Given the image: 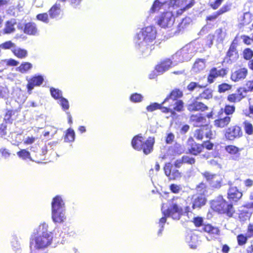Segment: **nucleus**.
I'll list each match as a JSON object with an SVG mask.
<instances>
[{"label":"nucleus","mask_w":253,"mask_h":253,"mask_svg":"<svg viewBox=\"0 0 253 253\" xmlns=\"http://www.w3.org/2000/svg\"><path fill=\"white\" fill-rule=\"evenodd\" d=\"M156 34V29L153 26L142 28L137 33L134 38L135 47L143 56H148L154 49Z\"/></svg>","instance_id":"f257e3e1"},{"label":"nucleus","mask_w":253,"mask_h":253,"mask_svg":"<svg viewBox=\"0 0 253 253\" xmlns=\"http://www.w3.org/2000/svg\"><path fill=\"white\" fill-rule=\"evenodd\" d=\"M52 240V232L48 231V224L43 222L34 229L30 238V247L36 250H43L51 244Z\"/></svg>","instance_id":"f03ea898"},{"label":"nucleus","mask_w":253,"mask_h":253,"mask_svg":"<svg viewBox=\"0 0 253 253\" xmlns=\"http://www.w3.org/2000/svg\"><path fill=\"white\" fill-rule=\"evenodd\" d=\"M194 3V0H156L152 8L153 12L176 9L179 7L180 11L191 7Z\"/></svg>","instance_id":"7ed1b4c3"},{"label":"nucleus","mask_w":253,"mask_h":253,"mask_svg":"<svg viewBox=\"0 0 253 253\" xmlns=\"http://www.w3.org/2000/svg\"><path fill=\"white\" fill-rule=\"evenodd\" d=\"M161 210L164 216L160 218L159 222L160 228L158 231V236H161L162 234L167 217H171L174 220H179L183 213L182 207L173 202L169 204L168 207L165 204H163Z\"/></svg>","instance_id":"20e7f679"},{"label":"nucleus","mask_w":253,"mask_h":253,"mask_svg":"<svg viewBox=\"0 0 253 253\" xmlns=\"http://www.w3.org/2000/svg\"><path fill=\"white\" fill-rule=\"evenodd\" d=\"M51 218L55 223H62L66 219L65 205L60 196L57 195L52 199Z\"/></svg>","instance_id":"39448f33"},{"label":"nucleus","mask_w":253,"mask_h":253,"mask_svg":"<svg viewBox=\"0 0 253 253\" xmlns=\"http://www.w3.org/2000/svg\"><path fill=\"white\" fill-rule=\"evenodd\" d=\"M155 143L154 137H149L146 141L141 134L134 136L131 141V145L137 151L143 150L145 155H148L153 151Z\"/></svg>","instance_id":"423d86ee"},{"label":"nucleus","mask_w":253,"mask_h":253,"mask_svg":"<svg viewBox=\"0 0 253 253\" xmlns=\"http://www.w3.org/2000/svg\"><path fill=\"white\" fill-rule=\"evenodd\" d=\"M211 205L213 210L220 213H225L228 216H232L234 212L232 204L227 202L221 196L212 200Z\"/></svg>","instance_id":"0eeeda50"},{"label":"nucleus","mask_w":253,"mask_h":253,"mask_svg":"<svg viewBox=\"0 0 253 253\" xmlns=\"http://www.w3.org/2000/svg\"><path fill=\"white\" fill-rule=\"evenodd\" d=\"M196 51L192 44H187L172 55V60L176 64L179 62L187 61L194 55Z\"/></svg>","instance_id":"6e6552de"},{"label":"nucleus","mask_w":253,"mask_h":253,"mask_svg":"<svg viewBox=\"0 0 253 253\" xmlns=\"http://www.w3.org/2000/svg\"><path fill=\"white\" fill-rule=\"evenodd\" d=\"M174 9L160 11L161 14L157 17V23L160 27L164 28H170L174 22V13L176 12L177 14H181L184 10L180 12L179 11L180 10L174 11Z\"/></svg>","instance_id":"1a4fd4ad"},{"label":"nucleus","mask_w":253,"mask_h":253,"mask_svg":"<svg viewBox=\"0 0 253 253\" xmlns=\"http://www.w3.org/2000/svg\"><path fill=\"white\" fill-rule=\"evenodd\" d=\"M202 174L211 187L218 189L221 187L222 178L220 175L209 171H205Z\"/></svg>","instance_id":"9d476101"},{"label":"nucleus","mask_w":253,"mask_h":253,"mask_svg":"<svg viewBox=\"0 0 253 253\" xmlns=\"http://www.w3.org/2000/svg\"><path fill=\"white\" fill-rule=\"evenodd\" d=\"M237 43L235 42V40H234L227 52L226 56L224 58V62L231 64L238 60L239 55L237 49Z\"/></svg>","instance_id":"9b49d317"},{"label":"nucleus","mask_w":253,"mask_h":253,"mask_svg":"<svg viewBox=\"0 0 253 253\" xmlns=\"http://www.w3.org/2000/svg\"><path fill=\"white\" fill-rule=\"evenodd\" d=\"M213 136V133L208 126H203L194 132V137L198 140H202L204 137L211 139Z\"/></svg>","instance_id":"f8f14e48"},{"label":"nucleus","mask_w":253,"mask_h":253,"mask_svg":"<svg viewBox=\"0 0 253 253\" xmlns=\"http://www.w3.org/2000/svg\"><path fill=\"white\" fill-rule=\"evenodd\" d=\"M243 135L241 128L239 126H232L229 127L225 133V137L230 140L239 138Z\"/></svg>","instance_id":"ddd939ff"},{"label":"nucleus","mask_w":253,"mask_h":253,"mask_svg":"<svg viewBox=\"0 0 253 253\" xmlns=\"http://www.w3.org/2000/svg\"><path fill=\"white\" fill-rule=\"evenodd\" d=\"M44 79L42 75H35L28 80L27 87L29 94H31L32 90L35 86H40L43 83Z\"/></svg>","instance_id":"4468645a"},{"label":"nucleus","mask_w":253,"mask_h":253,"mask_svg":"<svg viewBox=\"0 0 253 253\" xmlns=\"http://www.w3.org/2000/svg\"><path fill=\"white\" fill-rule=\"evenodd\" d=\"M166 175L169 179L174 180L181 177V174L178 170L175 169L171 163H167L164 167Z\"/></svg>","instance_id":"2eb2a0df"},{"label":"nucleus","mask_w":253,"mask_h":253,"mask_svg":"<svg viewBox=\"0 0 253 253\" xmlns=\"http://www.w3.org/2000/svg\"><path fill=\"white\" fill-rule=\"evenodd\" d=\"M203 146L200 144L196 143L192 138H189L187 141V150L188 152L194 155H197L200 153Z\"/></svg>","instance_id":"dca6fc26"},{"label":"nucleus","mask_w":253,"mask_h":253,"mask_svg":"<svg viewBox=\"0 0 253 253\" xmlns=\"http://www.w3.org/2000/svg\"><path fill=\"white\" fill-rule=\"evenodd\" d=\"M247 74V69L241 68L234 71H232L230 78L232 81L237 82L245 79Z\"/></svg>","instance_id":"f3484780"},{"label":"nucleus","mask_w":253,"mask_h":253,"mask_svg":"<svg viewBox=\"0 0 253 253\" xmlns=\"http://www.w3.org/2000/svg\"><path fill=\"white\" fill-rule=\"evenodd\" d=\"M191 203L193 209H200L206 204V199L204 194L195 195L192 197Z\"/></svg>","instance_id":"a211bd4d"},{"label":"nucleus","mask_w":253,"mask_h":253,"mask_svg":"<svg viewBox=\"0 0 253 253\" xmlns=\"http://www.w3.org/2000/svg\"><path fill=\"white\" fill-rule=\"evenodd\" d=\"M227 74V71L223 69L217 70L216 68H212L208 78V82L210 84L213 83L215 78L218 77H223Z\"/></svg>","instance_id":"6ab92c4d"},{"label":"nucleus","mask_w":253,"mask_h":253,"mask_svg":"<svg viewBox=\"0 0 253 253\" xmlns=\"http://www.w3.org/2000/svg\"><path fill=\"white\" fill-rule=\"evenodd\" d=\"M185 241L191 249H195L199 245L198 236L192 232L187 233L185 237Z\"/></svg>","instance_id":"aec40b11"},{"label":"nucleus","mask_w":253,"mask_h":253,"mask_svg":"<svg viewBox=\"0 0 253 253\" xmlns=\"http://www.w3.org/2000/svg\"><path fill=\"white\" fill-rule=\"evenodd\" d=\"M198 100L195 99L194 101L188 104L187 109L190 112L192 111H204L208 110V107L204 103L198 101Z\"/></svg>","instance_id":"412c9836"},{"label":"nucleus","mask_w":253,"mask_h":253,"mask_svg":"<svg viewBox=\"0 0 253 253\" xmlns=\"http://www.w3.org/2000/svg\"><path fill=\"white\" fill-rule=\"evenodd\" d=\"M176 65L173 62V60L171 61L170 59H167L157 65L156 66L155 70L159 73L162 74L167 70H168L171 65Z\"/></svg>","instance_id":"4be33fe9"},{"label":"nucleus","mask_w":253,"mask_h":253,"mask_svg":"<svg viewBox=\"0 0 253 253\" xmlns=\"http://www.w3.org/2000/svg\"><path fill=\"white\" fill-rule=\"evenodd\" d=\"M62 11L61 5L59 3H56L49 10L48 14L51 19H57L61 15Z\"/></svg>","instance_id":"5701e85b"},{"label":"nucleus","mask_w":253,"mask_h":253,"mask_svg":"<svg viewBox=\"0 0 253 253\" xmlns=\"http://www.w3.org/2000/svg\"><path fill=\"white\" fill-rule=\"evenodd\" d=\"M242 197V193L236 187H231L228 192V198L233 201L236 202Z\"/></svg>","instance_id":"b1692460"},{"label":"nucleus","mask_w":253,"mask_h":253,"mask_svg":"<svg viewBox=\"0 0 253 253\" xmlns=\"http://www.w3.org/2000/svg\"><path fill=\"white\" fill-rule=\"evenodd\" d=\"M245 96L246 94L243 93V90L239 88L237 90V93L229 95L227 99L231 102H237L241 101Z\"/></svg>","instance_id":"393cba45"},{"label":"nucleus","mask_w":253,"mask_h":253,"mask_svg":"<svg viewBox=\"0 0 253 253\" xmlns=\"http://www.w3.org/2000/svg\"><path fill=\"white\" fill-rule=\"evenodd\" d=\"M183 95L182 92L178 89H175L171 91L169 96H168L163 101V104L166 102H171L177 100L178 98L181 97Z\"/></svg>","instance_id":"a878e982"},{"label":"nucleus","mask_w":253,"mask_h":253,"mask_svg":"<svg viewBox=\"0 0 253 253\" xmlns=\"http://www.w3.org/2000/svg\"><path fill=\"white\" fill-rule=\"evenodd\" d=\"M24 32L29 35H37L38 30L36 24L33 22L26 23L25 25Z\"/></svg>","instance_id":"bb28decb"},{"label":"nucleus","mask_w":253,"mask_h":253,"mask_svg":"<svg viewBox=\"0 0 253 253\" xmlns=\"http://www.w3.org/2000/svg\"><path fill=\"white\" fill-rule=\"evenodd\" d=\"M190 121L196 126H201L206 123V118L201 114L192 115L190 117Z\"/></svg>","instance_id":"cd10ccee"},{"label":"nucleus","mask_w":253,"mask_h":253,"mask_svg":"<svg viewBox=\"0 0 253 253\" xmlns=\"http://www.w3.org/2000/svg\"><path fill=\"white\" fill-rule=\"evenodd\" d=\"M231 118L229 116H225L223 118H219L214 121V125L215 126L223 128L226 126L230 122Z\"/></svg>","instance_id":"c85d7f7f"},{"label":"nucleus","mask_w":253,"mask_h":253,"mask_svg":"<svg viewBox=\"0 0 253 253\" xmlns=\"http://www.w3.org/2000/svg\"><path fill=\"white\" fill-rule=\"evenodd\" d=\"M238 20L240 25H247L251 22V14L250 12L241 13L239 14Z\"/></svg>","instance_id":"c756f323"},{"label":"nucleus","mask_w":253,"mask_h":253,"mask_svg":"<svg viewBox=\"0 0 253 253\" xmlns=\"http://www.w3.org/2000/svg\"><path fill=\"white\" fill-rule=\"evenodd\" d=\"M206 86L207 84H201L199 83L191 82L187 85V89L190 92L199 91L200 89L204 88Z\"/></svg>","instance_id":"7c9ffc66"},{"label":"nucleus","mask_w":253,"mask_h":253,"mask_svg":"<svg viewBox=\"0 0 253 253\" xmlns=\"http://www.w3.org/2000/svg\"><path fill=\"white\" fill-rule=\"evenodd\" d=\"M229 10V7L228 5H224L218 11L216 12L213 15L208 16L207 17V20L213 21L215 20L219 15L224 13V12L228 11Z\"/></svg>","instance_id":"2f4dec72"},{"label":"nucleus","mask_w":253,"mask_h":253,"mask_svg":"<svg viewBox=\"0 0 253 253\" xmlns=\"http://www.w3.org/2000/svg\"><path fill=\"white\" fill-rule=\"evenodd\" d=\"M13 53L19 58H24L27 56L28 52L26 49L17 47L15 46V48L11 49Z\"/></svg>","instance_id":"473e14b6"},{"label":"nucleus","mask_w":253,"mask_h":253,"mask_svg":"<svg viewBox=\"0 0 253 253\" xmlns=\"http://www.w3.org/2000/svg\"><path fill=\"white\" fill-rule=\"evenodd\" d=\"M203 229L205 232L211 235L213 237H215L219 234V230L218 228L210 224L205 225Z\"/></svg>","instance_id":"72a5a7b5"},{"label":"nucleus","mask_w":253,"mask_h":253,"mask_svg":"<svg viewBox=\"0 0 253 253\" xmlns=\"http://www.w3.org/2000/svg\"><path fill=\"white\" fill-rule=\"evenodd\" d=\"M203 229L205 232L211 235L213 237H215L219 234V230L218 228L210 224L205 225Z\"/></svg>","instance_id":"f704fd0d"},{"label":"nucleus","mask_w":253,"mask_h":253,"mask_svg":"<svg viewBox=\"0 0 253 253\" xmlns=\"http://www.w3.org/2000/svg\"><path fill=\"white\" fill-rule=\"evenodd\" d=\"M205 66V60L199 59L195 62L193 67V70L195 72H200L204 70Z\"/></svg>","instance_id":"c9c22d12"},{"label":"nucleus","mask_w":253,"mask_h":253,"mask_svg":"<svg viewBox=\"0 0 253 253\" xmlns=\"http://www.w3.org/2000/svg\"><path fill=\"white\" fill-rule=\"evenodd\" d=\"M16 22L15 19H12L10 21H8L4 29V33L6 34H10L15 31L14 25Z\"/></svg>","instance_id":"e433bc0d"},{"label":"nucleus","mask_w":253,"mask_h":253,"mask_svg":"<svg viewBox=\"0 0 253 253\" xmlns=\"http://www.w3.org/2000/svg\"><path fill=\"white\" fill-rule=\"evenodd\" d=\"M212 91L211 89L207 88L205 89L199 95L196 97V100H201L203 99H209L212 97Z\"/></svg>","instance_id":"4c0bfd02"},{"label":"nucleus","mask_w":253,"mask_h":253,"mask_svg":"<svg viewBox=\"0 0 253 253\" xmlns=\"http://www.w3.org/2000/svg\"><path fill=\"white\" fill-rule=\"evenodd\" d=\"M33 67L31 63L29 62H23L17 68L16 71L25 74L31 70Z\"/></svg>","instance_id":"58836bf2"},{"label":"nucleus","mask_w":253,"mask_h":253,"mask_svg":"<svg viewBox=\"0 0 253 253\" xmlns=\"http://www.w3.org/2000/svg\"><path fill=\"white\" fill-rule=\"evenodd\" d=\"M75 133L74 130L69 128L66 131L64 140L66 142H73L75 140Z\"/></svg>","instance_id":"ea45409f"},{"label":"nucleus","mask_w":253,"mask_h":253,"mask_svg":"<svg viewBox=\"0 0 253 253\" xmlns=\"http://www.w3.org/2000/svg\"><path fill=\"white\" fill-rule=\"evenodd\" d=\"M169 103L171 104L172 109L178 112L182 111L183 107V102L182 100H178Z\"/></svg>","instance_id":"a19ab883"},{"label":"nucleus","mask_w":253,"mask_h":253,"mask_svg":"<svg viewBox=\"0 0 253 253\" xmlns=\"http://www.w3.org/2000/svg\"><path fill=\"white\" fill-rule=\"evenodd\" d=\"M51 95L53 98L56 100H59L62 96V92L59 89L51 87L50 89Z\"/></svg>","instance_id":"79ce46f5"},{"label":"nucleus","mask_w":253,"mask_h":253,"mask_svg":"<svg viewBox=\"0 0 253 253\" xmlns=\"http://www.w3.org/2000/svg\"><path fill=\"white\" fill-rule=\"evenodd\" d=\"M244 128L246 133L248 135H252L253 134V126L248 121H245L243 123Z\"/></svg>","instance_id":"37998d69"},{"label":"nucleus","mask_w":253,"mask_h":253,"mask_svg":"<svg viewBox=\"0 0 253 253\" xmlns=\"http://www.w3.org/2000/svg\"><path fill=\"white\" fill-rule=\"evenodd\" d=\"M143 99V96L139 93H134L132 94L129 97V100L133 103H139Z\"/></svg>","instance_id":"c03bdc74"},{"label":"nucleus","mask_w":253,"mask_h":253,"mask_svg":"<svg viewBox=\"0 0 253 253\" xmlns=\"http://www.w3.org/2000/svg\"><path fill=\"white\" fill-rule=\"evenodd\" d=\"M240 89H242L243 93H245L246 95L248 92L252 91L253 90V81H248L245 86L243 87H240Z\"/></svg>","instance_id":"a18cd8bd"},{"label":"nucleus","mask_w":253,"mask_h":253,"mask_svg":"<svg viewBox=\"0 0 253 253\" xmlns=\"http://www.w3.org/2000/svg\"><path fill=\"white\" fill-rule=\"evenodd\" d=\"M215 35L217 37V40L219 42H221L225 38L226 33L221 29H218L215 31Z\"/></svg>","instance_id":"49530a36"},{"label":"nucleus","mask_w":253,"mask_h":253,"mask_svg":"<svg viewBox=\"0 0 253 253\" xmlns=\"http://www.w3.org/2000/svg\"><path fill=\"white\" fill-rule=\"evenodd\" d=\"M58 103L62 107V109L66 111L69 108V103L67 99L64 97H62L58 100Z\"/></svg>","instance_id":"de8ad7c7"},{"label":"nucleus","mask_w":253,"mask_h":253,"mask_svg":"<svg viewBox=\"0 0 253 253\" xmlns=\"http://www.w3.org/2000/svg\"><path fill=\"white\" fill-rule=\"evenodd\" d=\"M243 55L245 59L250 60L253 57V51L250 48H246L244 50Z\"/></svg>","instance_id":"09e8293b"},{"label":"nucleus","mask_w":253,"mask_h":253,"mask_svg":"<svg viewBox=\"0 0 253 253\" xmlns=\"http://www.w3.org/2000/svg\"><path fill=\"white\" fill-rule=\"evenodd\" d=\"M225 149L227 153L231 155L236 154L239 151V149L234 145L227 146L225 147Z\"/></svg>","instance_id":"8fccbe9b"},{"label":"nucleus","mask_w":253,"mask_h":253,"mask_svg":"<svg viewBox=\"0 0 253 253\" xmlns=\"http://www.w3.org/2000/svg\"><path fill=\"white\" fill-rule=\"evenodd\" d=\"M162 104H162H159L158 103H153L148 105L146 107V110L148 112H153L157 109H161Z\"/></svg>","instance_id":"3c124183"},{"label":"nucleus","mask_w":253,"mask_h":253,"mask_svg":"<svg viewBox=\"0 0 253 253\" xmlns=\"http://www.w3.org/2000/svg\"><path fill=\"white\" fill-rule=\"evenodd\" d=\"M6 63L7 66H16L18 65L19 62L13 59H5L1 60L0 62V64H2L3 63Z\"/></svg>","instance_id":"603ef678"},{"label":"nucleus","mask_w":253,"mask_h":253,"mask_svg":"<svg viewBox=\"0 0 253 253\" xmlns=\"http://www.w3.org/2000/svg\"><path fill=\"white\" fill-rule=\"evenodd\" d=\"M15 45L11 41L6 42L0 45V47L3 49H8L15 48Z\"/></svg>","instance_id":"864d4df0"},{"label":"nucleus","mask_w":253,"mask_h":253,"mask_svg":"<svg viewBox=\"0 0 253 253\" xmlns=\"http://www.w3.org/2000/svg\"><path fill=\"white\" fill-rule=\"evenodd\" d=\"M37 18L38 20L47 23L49 22V19L48 18V15L47 13H43L39 14L37 15Z\"/></svg>","instance_id":"5fc2aeb1"},{"label":"nucleus","mask_w":253,"mask_h":253,"mask_svg":"<svg viewBox=\"0 0 253 253\" xmlns=\"http://www.w3.org/2000/svg\"><path fill=\"white\" fill-rule=\"evenodd\" d=\"M17 154L19 157L22 158L23 159H29L30 156V153L25 149H23L20 151L18 152Z\"/></svg>","instance_id":"6e6d98bb"},{"label":"nucleus","mask_w":253,"mask_h":253,"mask_svg":"<svg viewBox=\"0 0 253 253\" xmlns=\"http://www.w3.org/2000/svg\"><path fill=\"white\" fill-rule=\"evenodd\" d=\"M231 88V85L226 83H223L218 85V91L219 92H224L230 89Z\"/></svg>","instance_id":"4d7b16f0"},{"label":"nucleus","mask_w":253,"mask_h":253,"mask_svg":"<svg viewBox=\"0 0 253 253\" xmlns=\"http://www.w3.org/2000/svg\"><path fill=\"white\" fill-rule=\"evenodd\" d=\"M184 164H187L189 165H193L195 163V159L193 157H190L187 155H184L182 157Z\"/></svg>","instance_id":"13d9d810"},{"label":"nucleus","mask_w":253,"mask_h":253,"mask_svg":"<svg viewBox=\"0 0 253 253\" xmlns=\"http://www.w3.org/2000/svg\"><path fill=\"white\" fill-rule=\"evenodd\" d=\"M224 0H211L210 1V6L214 9H217L221 4Z\"/></svg>","instance_id":"bf43d9fd"},{"label":"nucleus","mask_w":253,"mask_h":253,"mask_svg":"<svg viewBox=\"0 0 253 253\" xmlns=\"http://www.w3.org/2000/svg\"><path fill=\"white\" fill-rule=\"evenodd\" d=\"M241 39L244 43L249 45L253 42V36L252 35V37L250 38L246 35H242L241 36Z\"/></svg>","instance_id":"052dcab7"},{"label":"nucleus","mask_w":253,"mask_h":253,"mask_svg":"<svg viewBox=\"0 0 253 253\" xmlns=\"http://www.w3.org/2000/svg\"><path fill=\"white\" fill-rule=\"evenodd\" d=\"M237 241L240 246L246 244L247 241V237L243 234H240L237 236Z\"/></svg>","instance_id":"680f3d73"},{"label":"nucleus","mask_w":253,"mask_h":253,"mask_svg":"<svg viewBox=\"0 0 253 253\" xmlns=\"http://www.w3.org/2000/svg\"><path fill=\"white\" fill-rule=\"evenodd\" d=\"M234 106L226 105L224 108V112L227 115L232 114L235 111Z\"/></svg>","instance_id":"e2e57ef3"},{"label":"nucleus","mask_w":253,"mask_h":253,"mask_svg":"<svg viewBox=\"0 0 253 253\" xmlns=\"http://www.w3.org/2000/svg\"><path fill=\"white\" fill-rule=\"evenodd\" d=\"M12 114L13 111L11 110H8L6 112L4 117V120L5 121V123H12V120L11 119V117L12 115Z\"/></svg>","instance_id":"0e129e2a"},{"label":"nucleus","mask_w":253,"mask_h":253,"mask_svg":"<svg viewBox=\"0 0 253 253\" xmlns=\"http://www.w3.org/2000/svg\"><path fill=\"white\" fill-rule=\"evenodd\" d=\"M170 189L174 193H178L181 190V187L180 185L172 184L170 186Z\"/></svg>","instance_id":"69168bd1"},{"label":"nucleus","mask_w":253,"mask_h":253,"mask_svg":"<svg viewBox=\"0 0 253 253\" xmlns=\"http://www.w3.org/2000/svg\"><path fill=\"white\" fill-rule=\"evenodd\" d=\"M206 185L205 183L202 182L197 186V190L200 192V194H204L206 191Z\"/></svg>","instance_id":"338daca9"},{"label":"nucleus","mask_w":253,"mask_h":253,"mask_svg":"<svg viewBox=\"0 0 253 253\" xmlns=\"http://www.w3.org/2000/svg\"><path fill=\"white\" fill-rule=\"evenodd\" d=\"M175 138L174 135L171 133H169L167 134L166 139V142L167 144H171Z\"/></svg>","instance_id":"774afa93"}]
</instances>
